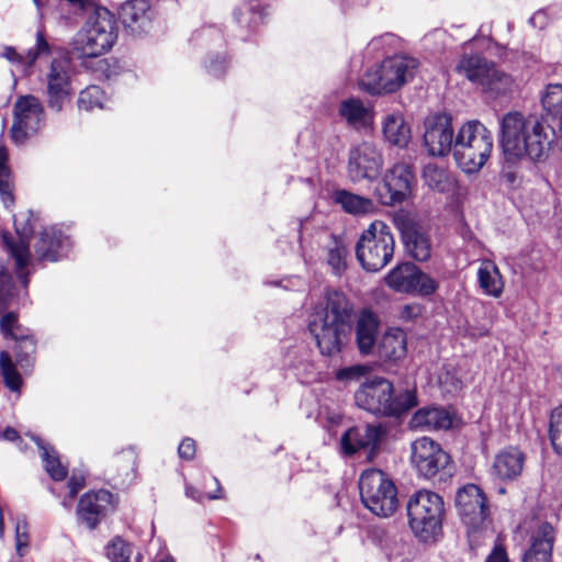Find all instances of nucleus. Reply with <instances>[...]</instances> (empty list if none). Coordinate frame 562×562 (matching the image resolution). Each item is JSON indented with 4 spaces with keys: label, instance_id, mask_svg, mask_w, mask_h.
<instances>
[{
    "label": "nucleus",
    "instance_id": "1",
    "mask_svg": "<svg viewBox=\"0 0 562 562\" xmlns=\"http://www.w3.org/2000/svg\"><path fill=\"white\" fill-rule=\"evenodd\" d=\"M499 137L506 161L538 162L548 156L555 134L540 119L512 111L499 121Z\"/></svg>",
    "mask_w": 562,
    "mask_h": 562
},
{
    "label": "nucleus",
    "instance_id": "2",
    "mask_svg": "<svg viewBox=\"0 0 562 562\" xmlns=\"http://www.w3.org/2000/svg\"><path fill=\"white\" fill-rule=\"evenodd\" d=\"M351 305L339 291H328L324 301L316 304L308 318V330L323 355L333 356L341 349L350 330Z\"/></svg>",
    "mask_w": 562,
    "mask_h": 562
},
{
    "label": "nucleus",
    "instance_id": "3",
    "mask_svg": "<svg viewBox=\"0 0 562 562\" xmlns=\"http://www.w3.org/2000/svg\"><path fill=\"white\" fill-rule=\"evenodd\" d=\"M355 401L358 407L371 414L389 417H400L418 404L415 387L395 389L384 378L364 382L356 391Z\"/></svg>",
    "mask_w": 562,
    "mask_h": 562
},
{
    "label": "nucleus",
    "instance_id": "4",
    "mask_svg": "<svg viewBox=\"0 0 562 562\" xmlns=\"http://www.w3.org/2000/svg\"><path fill=\"white\" fill-rule=\"evenodd\" d=\"M493 145L492 132L481 121L469 120L456 134L453 158L464 173H477L491 157Z\"/></svg>",
    "mask_w": 562,
    "mask_h": 562
},
{
    "label": "nucleus",
    "instance_id": "5",
    "mask_svg": "<svg viewBox=\"0 0 562 562\" xmlns=\"http://www.w3.org/2000/svg\"><path fill=\"white\" fill-rule=\"evenodd\" d=\"M407 516L409 527L419 541L435 542L442 531L443 498L432 491L420 490L409 497Z\"/></svg>",
    "mask_w": 562,
    "mask_h": 562
},
{
    "label": "nucleus",
    "instance_id": "6",
    "mask_svg": "<svg viewBox=\"0 0 562 562\" xmlns=\"http://www.w3.org/2000/svg\"><path fill=\"white\" fill-rule=\"evenodd\" d=\"M418 66L416 58L405 55L385 58L361 77L359 88L373 95L395 92L414 78Z\"/></svg>",
    "mask_w": 562,
    "mask_h": 562
},
{
    "label": "nucleus",
    "instance_id": "7",
    "mask_svg": "<svg viewBox=\"0 0 562 562\" xmlns=\"http://www.w3.org/2000/svg\"><path fill=\"white\" fill-rule=\"evenodd\" d=\"M394 248L390 227L382 221H373L357 241L356 257L366 271L378 272L393 259Z\"/></svg>",
    "mask_w": 562,
    "mask_h": 562
},
{
    "label": "nucleus",
    "instance_id": "8",
    "mask_svg": "<svg viewBox=\"0 0 562 562\" xmlns=\"http://www.w3.org/2000/svg\"><path fill=\"white\" fill-rule=\"evenodd\" d=\"M359 491L362 504L375 516L386 518L397 510L396 486L383 471H363L359 479Z\"/></svg>",
    "mask_w": 562,
    "mask_h": 562
},
{
    "label": "nucleus",
    "instance_id": "9",
    "mask_svg": "<svg viewBox=\"0 0 562 562\" xmlns=\"http://www.w3.org/2000/svg\"><path fill=\"white\" fill-rule=\"evenodd\" d=\"M387 435V428L381 423L366 424L349 428L340 438V449L345 456L363 452L372 461L379 453Z\"/></svg>",
    "mask_w": 562,
    "mask_h": 562
},
{
    "label": "nucleus",
    "instance_id": "10",
    "mask_svg": "<svg viewBox=\"0 0 562 562\" xmlns=\"http://www.w3.org/2000/svg\"><path fill=\"white\" fill-rule=\"evenodd\" d=\"M385 284L400 293H415L419 295H431L438 288V282L429 274L423 272L412 262L396 265L384 277Z\"/></svg>",
    "mask_w": 562,
    "mask_h": 562
},
{
    "label": "nucleus",
    "instance_id": "11",
    "mask_svg": "<svg viewBox=\"0 0 562 562\" xmlns=\"http://www.w3.org/2000/svg\"><path fill=\"white\" fill-rule=\"evenodd\" d=\"M456 507L462 521L469 528V537L484 528L488 516L490 506L484 492L475 484H467L456 495Z\"/></svg>",
    "mask_w": 562,
    "mask_h": 562
},
{
    "label": "nucleus",
    "instance_id": "12",
    "mask_svg": "<svg viewBox=\"0 0 562 562\" xmlns=\"http://www.w3.org/2000/svg\"><path fill=\"white\" fill-rule=\"evenodd\" d=\"M409 461L418 475L432 479L450 462L449 454L429 437H420L411 443Z\"/></svg>",
    "mask_w": 562,
    "mask_h": 562
},
{
    "label": "nucleus",
    "instance_id": "13",
    "mask_svg": "<svg viewBox=\"0 0 562 562\" xmlns=\"http://www.w3.org/2000/svg\"><path fill=\"white\" fill-rule=\"evenodd\" d=\"M44 125V109L33 95L20 97L14 104V122L11 138L14 144L23 145Z\"/></svg>",
    "mask_w": 562,
    "mask_h": 562
},
{
    "label": "nucleus",
    "instance_id": "14",
    "mask_svg": "<svg viewBox=\"0 0 562 562\" xmlns=\"http://www.w3.org/2000/svg\"><path fill=\"white\" fill-rule=\"evenodd\" d=\"M454 139L450 114L435 113L425 119L423 145L429 156L445 157L450 151L453 153Z\"/></svg>",
    "mask_w": 562,
    "mask_h": 562
},
{
    "label": "nucleus",
    "instance_id": "15",
    "mask_svg": "<svg viewBox=\"0 0 562 562\" xmlns=\"http://www.w3.org/2000/svg\"><path fill=\"white\" fill-rule=\"evenodd\" d=\"M414 183L412 167L405 162H397L386 171L383 182L375 189V194L381 204L393 206L411 195Z\"/></svg>",
    "mask_w": 562,
    "mask_h": 562
},
{
    "label": "nucleus",
    "instance_id": "16",
    "mask_svg": "<svg viewBox=\"0 0 562 562\" xmlns=\"http://www.w3.org/2000/svg\"><path fill=\"white\" fill-rule=\"evenodd\" d=\"M0 331L4 339L14 342L13 353L21 368L32 366L37 341L31 330L19 323L18 314L14 312L4 314L0 319Z\"/></svg>",
    "mask_w": 562,
    "mask_h": 562
},
{
    "label": "nucleus",
    "instance_id": "17",
    "mask_svg": "<svg viewBox=\"0 0 562 562\" xmlns=\"http://www.w3.org/2000/svg\"><path fill=\"white\" fill-rule=\"evenodd\" d=\"M32 216L33 214L30 211L14 215L13 221L15 231L20 237L19 241L10 243L7 237L3 236L8 250L15 262L18 279L24 288L29 284V276L31 273L29 267L32 266L34 268V263L31 261L29 243L25 240L34 231Z\"/></svg>",
    "mask_w": 562,
    "mask_h": 562
},
{
    "label": "nucleus",
    "instance_id": "18",
    "mask_svg": "<svg viewBox=\"0 0 562 562\" xmlns=\"http://www.w3.org/2000/svg\"><path fill=\"white\" fill-rule=\"evenodd\" d=\"M382 167V154L374 144L362 142L350 149L347 170L352 182L373 181Z\"/></svg>",
    "mask_w": 562,
    "mask_h": 562
},
{
    "label": "nucleus",
    "instance_id": "19",
    "mask_svg": "<svg viewBox=\"0 0 562 562\" xmlns=\"http://www.w3.org/2000/svg\"><path fill=\"white\" fill-rule=\"evenodd\" d=\"M394 224L401 232L406 251L417 261H427L431 256V243L426 232L406 212L394 215Z\"/></svg>",
    "mask_w": 562,
    "mask_h": 562
},
{
    "label": "nucleus",
    "instance_id": "20",
    "mask_svg": "<svg viewBox=\"0 0 562 562\" xmlns=\"http://www.w3.org/2000/svg\"><path fill=\"white\" fill-rule=\"evenodd\" d=\"M71 240L61 231L49 227L43 231L40 239L34 245L36 260L40 262H55L68 255L71 249Z\"/></svg>",
    "mask_w": 562,
    "mask_h": 562
},
{
    "label": "nucleus",
    "instance_id": "21",
    "mask_svg": "<svg viewBox=\"0 0 562 562\" xmlns=\"http://www.w3.org/2000/svg\"><path fill=\"white\" fill-rule=\"evenodd\" d=\"M70 94L68 61L54 59L47 74L48 104L55 111L63 109L64 102Z\"/></svg>",
    "mask_w": 562,
    "mask_h": 562
},
{
    "label": "nucleus",
    "instance_id": "22",
    "mask_svg": "<svg viewBox=\"0 0 562 562\" xmlns=\"http://www.w3.org/2000/svg\"><path fill=\"white\" fill-rule=\"evenodd\" d=\"M100 9L95 8L85 26V31L76 42V49L83 58H95L103 55L105 49V32L99 23Z\"/></svg>",
    "mask_w": 562,
    "mask_h": 562
},
{
    "label": "nucleus",
    "instance_id": "23",
    "mask_svg": "<svg viewBox=\"0 0 562 562\" xmlns=\"http://www.w3.org/2000/svg\"><path fill=\"white\" fill-rule=\"evenodd\" d=\"M454 414L441 406H426L414 413L409 420L413 429L422 431L447 430L454 423Z\"/></svg>",
    "mask_w": 562,
    "mask_h": 562
},
{
    "label": "nucleus",
    "instance_id": "24",
    "mask_svg": "<svg viewBox=\"0 0 562 562\" xmlns=\"http://www.w3.org/2000/svg\"><path fill=\"white\" fill-rule=\"evenodd\" d=\"M525 453L518 448H507L496 454L491 474L495 480L512 481L522 472Z\"/></svg>",
    "mask_w": 562,
    "mask_h": 562
},
{
    "label": "nucleus",
    "instance_id": "25",
    "mask_svg": "<svg viewBox=\"0 0 562 562\" xmlns=\"http://www.w3.org/2000/svg\"><path fill=\"white\" fill-rule=\"evenodd\" d=\"M379 318L375 313L370 310H362L357 318L356 324V341L361 355L372 353L379 330Z\"/></svg>",
    "mask_w": 562,
    "mask_h": 562
},
{
    "label": "nucleus",
    "instance_id": "26",
    "mask_svg": "<svg viewBox=\"0 0 562 562\" xmlns=\"http://www.w3.org/2000/svg\"><path fill=\"white\" fill-rule=\"evenodd\" d=\"M104 497L105 492L100 490L98 492H87L79 499L77 506L78 519L91 530L95 529L101 522L104 508L102 502Z\"/></svg>",
    "mask_w": 562,
    "mask_h": 562
},
{
    "label": "nucleus",
    "instance_id": "27",
    "mask_svg": "<svg viewBox=\"0 0 562 562\" xmlns=\"http://www.w3.org/2000/svg\"><path fill=\"white\" fill-rule=\"evenodd\" d=\"M552 543L553 528L549 524H541L531 536V543L522 562H550Z\"/></svg>",
    "mask_w": 562,
    "mask_h": 562
},
{
    "label": "nucleus",
    "instance_id": "28",
    "mask_svg": "<svg viewBox=\"0 0 562 562\" xmlns=\"http://www.w3.org/2000/svg\"><path fill=\"white\" fill-rule=\"evenodd\" d=\"M338 113L349 126L356 130L368 127L373 121L372 108L358 98L342 100Z\"/></svg>",
    "mask_w": 562,
    "mask_h": 562
},
{
    "label": "nucleus",
    "instance_id": "29",
    "mask_svg": "<svg viewBox=\"0 0 562 562\" xmlns=\"http://www.w3.org/2000/svg\"><path fill=\"white\" fill-rule=\"evenodd\" d=\"M378 352L380 358L389 361L404 359L407 353L406 333L397 327L389 328L382 336Z\"/></svg>",
    "mask_w": 562,
    "mask_h": 562
},
{
    "label": "nucleus",
    "instance_id": "30",
    "mask_svg": "<svg viewBox=\"0 0 562 562\" xmlns=\"http://www.w3.org/2000/svg\"><path fill=\"white\" fill-rule=\"evenodd\" d=\"M382 132L385 140L398 148H405L412 139L411 126L398 111L385 115Z\"/></svg>",
    "mask_w": 562,
    "mask_h": 562
},
{
    "label": "nucleus",
    "instance_id": "31",
    "mask_svg": "<svg viewBox=\"0 0 562 562\" xmlns=\"http://www.w3.org/2000/svg\"><path fill=\"white\" fill-rule=\"evenodd\" d=\"M477 282L484 294L498 299L504 292V280L492 260H483L477 269Z\"/></svg>",
    "mask_w": 562,
    "mask_h": 562
},
{
    "label": "nucleus",
    "instance_id": "32",
    "mask_svg": "<svg viewBox=\"0 0 562 562\" xmlns=\"http://www.w3.org/2000/svg\"><path fill=\"white\" fill-rule=\"evenodd\" d=\"M149 9L150 4L147 0L126 1L119 9V20L126 29L135 32L147 22Z\"/></svg>",
    "mask_w": 562,
    "mask_h": 562
},
{
    "label": "nucleus",
    "instance_id": "33",
    "mask_svg": "<svg viewBox=\"0 0 562 562\" xmlns=\"http://www.w3.org/2000/svg\"><path fill=\"white\" fill-rule=\"evenodd\" d=\"M50 53L49 45L44 37V34L38 31L36 34V45L30 48L25 55L19 54L13 47L8 46L3 49L1 56L8 59L11 64L21 66L29 69L33 66L36 59L42 55Z\"/></svg>",
    "mask_w": 562,
    "mask_h": 562
},
{
    "label": "nucleus",
    "instance_id": "34",
    "mask_svg": "<svg viewBox=\"0 0 562 562\" xmlns=\"http://www.w3.org/2000/svg\"><path fill=\"white\" fill-rule=\"evenodd\" d=\"M333 201L340 205L346 213L356 216L373 213L375 210V205L371 199L345 189L335 190Z\"/></svg>",
    "mask_w": 562,
    "mask_h": 562
},
{
    "label": "nucleus",
    "instance_id": "35",
    "mask_svg": "<svg viewBox=\"0 0 562 562\" xmlns=\"http://www.w3.org/2000/svg\"><path fill=\"white\" fill-rule=\"evenodd\" d=\"M492 61L477 54H464L461 56L456 70L472 83L481 87Z\"/></svg>",
    "mask_w": 562,
    "mask_h": 562
},
{
    "label": "nucleus",
    "instance_id": "36",
    "mask_svg": "<svg viewBox=\"0 0 562 562\" xmlns=\"http://www.w3.org/2000/svg\"><path fill=\"white\" fill-rule=\"evenodd\" d=\"M515 80L513 77L496 67L494 63L491 64L488 71L481 85L484 92L494 97L505 95L513 91Z\"/></svg>",
    "mask_w": 562,
    "mask_h": 562
},
{
    "label": "nucleus",
    "instance_id": "37",
    "mask_svg": "<svg viewBox=\"0 0 562 562\" xmlns=\"http://www.w3.org/2000/svg\"><path fill=\"white\" fill-rule=\"evenodd\" d=\"M136 454L133 450L123 451L114 458L113 463L117 473L112 476L113 487L124 488L131 485L136 479Z\"/></svg>",
    "mask_w": 562,
    "mask_h": 562
},
{
    "label": "nucleus",
    "instance_id": "38",
    "mask_svg": "<svg viewBox=\"0 0 562 562\" xmlns=\"http://www.w3.org/2000/svg\"><path fill=\"white\" fill-rule=\"evenodd\" d=\"M41 450V458L47 474L54 481H64L68 474L67 465L59 459L58 452L50 446L45 445L38 437H32Z\"/></svg>",
    "mask_w": 562,
    "mask_h": 562
},
{
    "label": "nucleus",
    "instance_id": "39",
    "mask_svg": "<svg viewBox=\"0 0 562 562\" xmlns=\"http://www.w3.org/2000/svg\"><path fill=\"white\" fill-rule=\"evenodd\" d=\"M108 559L111 562H143V554L139 551L135 552L132 543L115 537L108 544Z\"/></svg>",
    "mask_w": 562,
    "mask_h": 562
},
{
    "label": "nucleus",
    "instance_id": "40",
    "mask_svg": "<svg viewBox=\"0 0 562 562\" xmlns=\"http://www.w3.org/2000/svg\"><path fill=\"white\" fill-rule=\"evenodd\" d=\"M423 177L426 184L438 192L449 191L453 186V180L449 173L435 164H428L424 168Z\"/></svg>",
    "mask_w": 562,
    "mask_h": 562
},
{
    "label": "nucleus",
    "instance_id": "41",
    "mask_svg": "<svg viewBox=\"0 0 562 562\" xmlns=\"http://www.w3.org/2000/svg\"><path fill=\"white\" fill-rule=\"evenodd\" d=\"M348 256L349 250L346 244L341 239L334 238L328 248L327 263L335 274L340 276L346 270Z\"/></svg>",
    "mask_w": 562,
    "mask_h": 562
},
{
    "label": "nucleus",
    "instance_id": "42",
    "mask_svg": "<svg viewBox=\"0 0 562 562\" xmlns=\"http://www.w3.org/2000/svg\"><path fill=\"white\" fill-rule=\"evenodd\" d=\"M105 94L99 86H89L79 94L78 106L88 112L103 110Z\"/></svg>",
    "mask_w": 562,
    "mask_h": 562
},
{
    "label": "nucleus",
    "instance_id": "43",
    "mask_svg": "<svg viewBox=\"0 0 562 562\" xmlns=\"http://www.w3.org/2000/svg\"><path fill=\"white\" fill-rule=\"evenodd\" d=\"M0 371L5 385L11 391H19L22 384L21 375L12 361L11 355L4 350L0 352Z\"/></svg>",
    "mask_w": 562,
    "mask_h": 562
},
{
    "label": "nucleus",
    "instance_id": "44",
    "mask_svg": "<svg viewBox=\"0 0 562 562\" xmlns=\"http://www.w3.org/2000/svg\"><path fill=\"white\" fill-rule=\"evenodd\" d=\"M541 102L547 114L560 117L562 115V85H549Z\"/></svg>",
    "mask_w": 562,
    "mask_h": 562
},
{
    "label": "nucleus",
    "instance_id": "45",
    "mask_svg": "<svg viewBox=\"0 0 562 562\" xmlns=\"http://www.w3.org/2000/svg\"><path fill=\"white\" fill-rule=\"evenodd\" d=\"M549 438L553 450L562 456V405L551 412Z\"/></svg>",
    "mask_w": 562,
    "mask_h": 562
},
{
    "label": "nucleus",
    "instance_id": "46",
    "mask_svg": "<svg viewBox=\"0 0 562 562\" xmlns=\"http://www.w3.org/2000/svg\"><path fill=\"white\" fill-rule=\"evenodd\" d=\"M234 18L240 25L247 27H255L262 21V13L256 11L252 5L245 4L244 8H239L234 11Z\"/></svg>",
    "mask_w": 562,
    "mask_h": 562
},
{
    "label": "nucleus",
    "instance_id": "47",
    "mask_svg": "<svg viewBox=\"0 0 562 562\" xmlns=\"http://www.w3.org/2000/svg\"><path fill=\"white\" fill-rule=\"evenodd\" d=\"M369 370L370 367L366 364H353L337 370L335 378L340 382L359 381L369 372Z\"/></svg>",
    "mask_w": 562,
    "mask_h": 562
},
{
    "label": "nucleus",
    "instance_id": "48",
    "mask_svg": "<svg viewBox=\"0 0 562 562\" xmlns=\"http://www.w3.org/2000/svg\"><path fill=\"white\" fill-rule=\"evenodd\" d=\"M12 173L10 167L0 169V195L5 205L13 203Z\"/></svg>",
    "mask_w": 562,
    "mask_h": 562
},
{
    "label": "nucleus",
    "instance_id": "49",
    "mask_svg": "<svg viewBox=\"0 0 562 562\" xmlns=\"http://www.w3.org/2000/svg\"><path fill=\"white\" fill-rule=\"evenodd\" d=\"M30 537L27 524L25 520H19L15 526V551L19 557H23L29 548Z\"/></svg>",
    "mask_w": 562,
    "mask_h": 562
},
{
    "label": "nucleus",
    "instance_id": "50",
    "mask_svg": "<svg viewBox=\"0 0 562 562\" xmlns=\"http://www.w3.org/2000/svg\"><path fill=\"white\" fill-rule=\"evenodd\" d=\"M12 277L3 268H0V312L7 306L9 299L12 296Z\"/></svg>",
    "mask_w": 562,
    "mask_h": 562
},
{
    "label": "nucleus",
    "instance_id": "51",
    "mask_svg": "<svg viewBox=\"0 0 562 562\" xmlns=\"http://www.w3.org/2000/svg\"><path fill=\"white\" fill-rule=\"evenodd\" d=\"M86 477L82 473L74 472L67 483L68 490L70 492V497L76 498L78 493L85 487Z\"/></svg>",
    "mask_w": 562,
    "mask_h": 562
},
{
    "label": "nucleus",
    "instance_id": "52",
    "mask_svg": "<svg viewBox=\"0 0 562 562\" xmlns=\"http://www.w3.org/2000/svg\"><path fill=\"white\" fill-rule=\"evenodd\" d=\"M216 486H217V493H209V494H203L196 490H194L193 487L189 486L187 487L186 490V494L188 496H190L191 498L198 501V502H202L205 497L209 498V499H217V498H221V486H220V483L217 481V479H213Z\"/></svg>",
    "mask_w": 562,
    "mask_h": 562
},
{
    "label": "nucleus",
    "instance_id": "53",
    "mask_svg": "<svg viewBox=\"0 0 562 562\" xmlns=\"http://www.w3.org/2000/svg\"><path fill=\"white\" fill-rule=\"evenodd\" d=\"M179 457L191 460L195 454V442L191 438L183 439L178 447Z\"/></svg>",
    "mask_w": 562,
    "mask_h": 562
},
{
    "label": "nucleus",
    "instance_id": "54",
    "mask_svg": "<svg viewBox=\"0 0 562 562\" xmlns=\"http://www.w3.org/2000/svg\"><path fill=\"white\" fill-rule=\"evenodd\" d=\"M422 315V306L419 304L404 305L400 313V318L403 321H412Z\"/></svg>",
    "mask_w": 562,
    "mask_h": 562
},
{
    "label": "nucleus",
    "instance_id": "55",
    "mask_svg": "<svg viewBox=\"0 0 562 562\" xmlns=\"http://www.w3.org/2000/svg\"><path fill=\"white\" fill-rule=\"evenodd\" d=\"M207 71L215 76L220 77L225 72L226 69V58L224 56H220L216 60L211 59L210 64L206 66Z\"/></svg>",
    "mask_w": 562,
    "mask_h": 562
},
{
    "label": "nucleus",
    "instance_id": "56",
    "mask_svg": "<svg viewBox=\"0 0 562 562\" xmlns=\"http://www.w3.org/2000/svg\"><path fill=\"white\" fill-rule=\"evenodd\" d=\"M485 562H509L506 550L502 544H495Z\"/></svg>",
    "mask_w": 562,
    "mask_h": 562
},
{
    "label": "nucleus",
    "instance_id": "57",
    "mask_svg": "<svg viewBox=\"0 0 562 562\" xmlns=\"http://www.w3.org/2000/svg\"><path fill=\"white\" fill-rule=\"evenodd\" d=\"M0 439L8 441H15L20 439L18 431L12 427H7L3 431H0Z\"/></svg>",
    "mask_w": 562,
    "mask_h": 562
},
{
    "label": "nucleus",
    "instance_id": "58",
    "mask_svg": "<svg viewBox=\"0 0 562 562\" xmlns=\"http://www.w3.org/2000/svg\"><path fill=\"white\" fill-rule=\"evenodd\" d=\"M8 167V151L3 146H0V169Z\"/></svg>",
    "mask_w": 562,
    "mask_h": 562
},
{
    "label": "nucleus",
    "instance_id": "59",
    "mask_svg": "<svg viewBox=\"0 0 562 562\" xmlns=\"http://www.w3.org/2000/svg\"><path fill=\"white\" fill-rule=\"evenodd\" d=\"M74 501H75V498H71V497H70V492H68V495H67L66 497H64V498H63V501H61V505H63V507H65L66 509H71Z\"/></svg>",
    "mask_w": 562,
    "mask_h": 562
},
{
    "label": "nucleus",
    "instance_id": "60",
    "mask_svg": "<svg viewBox=\"0 0 562 562\" xmlns=\"http://www.w3.org/2000/svg\"><path fill=\"white\" fill-rule=\"evenodd\" d=\"M117 497L114 496L113 494H111L110 492H108V506L111 505V506H115L117 504Z\"/></svg>",
    "mask_w": 562,
    "mask_h": 562
},
{
    "label": "nucleus",
    "instance_id": "61",
    "mask_svg": "<svg viewBox=\"0 0 562 562\" xmlns=\"http://www.w3.org/2000/svg\"><path fill=\"white\" fill-rule=\"evenodd\" d=\"M4 533V527H3V512L0 508V538L3 537Z\"/></svg>",
    "mask_w": 562,
    "mask_h": 562
},
{
    "label": "nucleus",
    "instance_id": "62",
    "mask_svg": "<svg viewBox=\"0 0 562 562\" xmlns=\"http://www.w3.org/2000/svg\"><path fill=\"white\" fill-rule=\"evenodd\" d=\"M154 562H175V560L171 555H165L161 559L154 561Z\"/></svg>",
    "mask_w": 562,
    "mask_h": 562
},
{
    "label": "nucleus",
    "instance_id": "63",
    "mask_svg": "<svg viewBox=\"0 0 562 562\" xmlns=\"http://www.w3.org/2000/svg\"><path fill=\"white\" fill-rule=\"evenodd\" d=\"M559 119H560L559 131H560V135L562 137V115Z\"/></svg>",
    "mask_w": 562,
    "mask_h": 562
},
{
    "label": "nucleus",
    "instance_id": "64",
    "mask_svg": "<svg viewBox=\"0 0 562 562\" xmlns=\"http://www.w3.org/2000/svg\"><path fill=\"white\" fill-rule=\"evenodd\" d=\"M34 2L36 3V5L38 7V0H34Z\"/></svg>",
    "mask_w": 562,
    "mask_h": 562
}]
</instances>
